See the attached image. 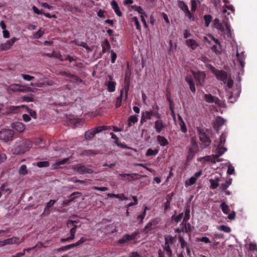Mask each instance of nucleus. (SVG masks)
<instances>
[{"instance_id":"obj_34","label":"nucleus","mask_w":257,"mask_h":257,"mask_svg":"<svg viewBox=\"0 0 257 257\" xmlns=\"http://www.w3.org/2000/svg\"><path fill=\"white\" fill-rule=\"evenodd\" d=\"M70 235L66 238H62L60 239V241L62 242L66 241H70L73 240L75 237V231L74 229H70Z\"/></svg>"},{"instance_id":"obj_27","label":"nucleus","mask_w":257,"mask_h":257,"mask_svg":"<svg viewBox=\"0 0 257 257\" xmlns=\"http://www.w3.org/2000/svg\"><path fill=\"white\" fill-rule=\"evenodd\" d=\"M170 244L167 243L166 241L165 242V243L162 245L163 251H165L166 252V254L168 257H171L172 256V250L171 249Z\"/></svg>"},{"instance_id":"obj_60","label":"nucleus","mask_w":257,"mask_h":257,"mask_svg":"<svg viewBox=\"0 0 257 257\" xmlns=\"http://www.w3.org/2000/svg\"><path fill=\"white\" fill-rule=\"evenodd\" d=\"M110 53H111V62L112 63H114L116 61V59L117 58V55L113 50H111L110 51Z\"/></svg>"},{"instance_id":"obj_59","label":"nucleus","mask_w":257,"mask_h":257,"mask_svg":"<svg viewBox=\"0 0 257 257\" xmlns=\"http://www.w3.org/2000/svg\"><path fill=\"white\" fill-rule=\"evenodd\" d=\"M49 165V162H37V166L39 167H45Z\"/></svg>"},{"instance_id":"obj_3","label":"nucleus","mask_w":257,"mask_h":257,"mask_svg":"<svg viewBox=\"0 0 257 257\" xmlns=\"http://www.w3.org/2000/svg\"><path fill=\"white\" fill-rule=\"evenodd\" d=\"M32 142L29 139H23L17 145L16 152L18 154H23L32 147Z\"/></svg>"},{"instance_id":"obj_40","label":"nucleus","mask_w":257,"mask_h":257,"mask_svg":"<svg viewBox=\"0 0 257 257\" xmlns=\"http://www.w3.org/2000/svg\"><path fill=\"white\" fill-rule=\"evenodd\" d=\"M154 222V220L152 219L150 222H149L145 226L144 228V231L146 233H148V232L152 230V226L153 225Z\"/></svg>"},{"instance_id":"obj_43","label":"nucleus","mask_w":257,"mask_h":257,"mask_svg":"<svg viewBox=\"0 0 257 257\" xmlns=\"http://www.w3.org/2000/svg\"><path fill=\"white\" fill-rule=\"evenodd\" d=\"M122 91H120V94L119 96H118L116 99L115 104L116 108H118L121 106L122 103Z\"/></svg>"},{"instance_id":"obj_58","label":"nucleus","mask_w":257,"mask_h":257,"mask_svg":"<svg viewBox=\"0 0 257 257\" xmlns=\"http://www.w3.org/2000/svg\"><path fill=\"white\" fill-rule=\"evenodd\" d=\"M196 240L197 241H201V242H204L206 243H210V241L209 239V238L207 237H202V238H196Z\"/></svg>"},{"instance_id":"obj_23","label":"nucleus","mask_w":257,"mask_h":257,"mask_svg":"<svg viewBox=\"0 0 257 257\" xmlns=\"http://www.w3.org/2000/svg\"><path fill=\"white\" fill-rule=\"evenodd\" d=\"M111 6L112 9L114 10L115 13L118 17H121L122 16V13L119 10V7L116 2L115 1H113L111 2Z\"/></svg>"},{"instance_id":"obj_22","label":"nucleus","mask_w":257,"mask_h":257,"mask_svg":"<svg viewBox=\"0 0 257 257\" xmlns=\"http://www.w3.org/2000/svg\"><path fill=\"white\" fill-rule=\"evenodd\" d=\"M178 123L180 126L181 131L183 133H186L187 132V129L184 121L183 120L181 116L179 114H178Z\"/></svg>"},{"instance_id":"obj_54","label":"nucleus","mask_w":257,"mask_h":257,"mask_svg":"<svg viewBox=\"0 0 257 257\" xmlns=\"http://www.w3.org/2000/svg\"><path fill=\"white\" fill-rule=\"evenodd\" d=\"M196 180L193 176L191 177L188 180L185 182L186 185L191 186L195 183Z\"/></svg>"},{"instance_id":"obj_36","label":"nucleus","mask_w":257,"mask_h":257,"mask_svg":"<svg viewBox=\"0 0 257 257\" xmlns=\"http://www.w3.org/2000/svg\"><path fill=\"white\" fill-rule=\"evenodd\" d=\"M22 85L19 84H12L9 87V89L13 92H18Z\"/></svg>"},{"instance_id":"obj_42","label":"nucleus","mask_w":257,"mask_h":257,"mask_svg":"<svg viewBox=\"0 0 257 257\" xmlns=\"http://www.w3.org/2000/svg\"><path fill=\"white\" fill-rule=\"evenodd\" d=\"M185 215L183 218V222H187L190 219V208L189 206H187L185 208Z\"/></svg>"},{"instance_id":"obj_19","label":"nucleus","mask_w":257,"mask_h":257,"mask_svg":"<svg viewBox=\"0 0 257 257\" xmlns=\"http://www.w3.org/2000/svg\"><path fill=\"white\" fill-rule=\"evenodd\" d=\"M11 126L13 128L20 133H23L25 130V125L22 122H15L12 124Z\"/></svg>"},{"instance_id":"obj_10","label":"nucleus","mask_w":257,"mask_h":257,"mask_svg":"<svg viewBox=\"0 0 257 257\" xmlns=\"http://www.w3.org/2000/svg\"><path fill=\"white\" fill-rule=\"evenodd\" d=\"M17 40V38L13 37L7 41L6 43L1 44L0 45V52L10 49Z\"/></svg>"},{"instance_id":"obj_5","label":"nucleus","mask_w":257,"mask_h":257,"mask_svg":"<svg viewBox=\"0 0 257 257\" xmlns=\"http://www.w3.org/2000/svg\"><path fill=\"white\" fill-rule=\"evenodd\" d=\"M119 178L123 181H127L129 182L136 181L140 179L142 175L136 174V173H123V174H119Z\"/></svg>"},{"instance_id":"obj_15","label":"nucleus","mask_w":257,"mask_h":257,"mask_svg":"<svg viewBox=\"0 0 257 257\" xmlns=\"http://www.w3.org/2000/svg\"><path fill=\"white\" fill-rule=\"evenodd\" d=\"M109 81L105 83L107 86V90L110 92H113L115 90L116 83L113 81V77L111 75L108 76Z\"/></svg>"},{"instance_id":"obj_28","label":"nucleus","mask_w":257,"mask_h":257,"mask_svg":"<svg viewBox=\"0 0 257 257\" xmlns=\"http://www.w3.org/2000/svg\"><path fill=\"white\" fill-rule=\"evenodd\" d=\"M219 181L220 178L218 177H215L214 179H210L209 182L210 183V188L212 189L217 188L219 186Z\"/></svg>"},{"instance_id":"obj_33","label":"nucleus","mask_w":257,"mask_h":257,"mask_svg":"<svg viewBox=\"0 0 257 257\" xmlns=\"http://www.w3.org/2000/svg\"><path fill=\"white\" fill-rule=\"evenodd\" d=\"M138 121V118L137 115H131L127 119V125L128 127L132 126L133 124L137 123Z\"/></svg>"},{"instance_id":"obj_7","label":"nucleus","mask_w":257,"mask_h":257,"mask_svg":"<svg viewBox=\"0 0 257 257\" xmlns=\"http://www.w3.org/2000/svg\"><path fill=\"white\" fill-rule=\"evenodd\" d=\"M212 72L218 80L222 81L224 84L226 83L227 78V73L225 71L217 70L213 67Z\"/></svg>"},{"instance_id":"obj_56","label":"nucleus","mask_w":257,"mask_h":257,"mask_svg":"<svg viewBox=\"0 0 257 257\" xmlns=\"http://www.w3.org/2000/svg\"><path fill=\"white\" fill-rule=\"evenodd\" d=\"M183 213H181L180 214H179L178 215L175 216V215H173L172 216V218L173 219H174L175 222H176L177 223L179 222L181 219L183 217Z\"/></svg>"},{"instance_id":"obj_47","label":"nucleus","mask_w":257,"mask_h":257,"mask_svg":"<svg viewBox=\"0 0 257 257\" xmlns=\"http://www.w3.org/2000/svg\"><path fill=\"white\" fill-rule=\"evenodd\" d=\"M178 240L179 242L180 243L181 247L182 248H184L185 247H187V243L185 241L183 237L181 235H178Z\"/></svg>"},{"instance_id":"obj_16","label":"nucleus","mask_w":257,"mask_h":257,"mask_svg":"<svg viewBox=\"0 0 257 257\" xmlns=\"http://www.w3.org/2000/svg\"><path fill=\"white\" fill-rule=\"evenodd\" d=\"M60 74L62 76H66V77L72 78V81L73 82L78 83V82H81L82 81V79L81 78H80L78 76H77L75 75H74V74H72L68 72L62 71V72H60Z\"/></svg>"},{"instance_id":"obj_38","label":"nucleus","mask_w":257,"mask_h":257,"mask_svg":"<svg viewBox=\"0 0 257 257\" xmlns=\"http://www.w3.org/2000/svg\"><path fill=\"white\" fill-rule=\"evenodd\" d=\"M225 122L224 119L220 116L217 117L215 119V125L217 127V131H218L219 128L223 125Z\"/></svg>"},{"instance_id":"obj_24","label":"nucleus","mask_w":257,"mask_h":257,"mask_svg":"<svg viewBox=\"0 0 257 257\" xmlns=\"http://www.w3.org/2000/svg\"><path fill=\"white\" fill-rule=\"evenodd\" d=\"M186 44L188 46L191 47L192 50H195L199 46V44L194 39H189L186 41Z\"/></svg>"},{"instance_id":"obj_30","label":"nucleus","mask_w":257,"mask_h":257,"mask_svg":"<svg viewBox=\"0 0 257 257\" xmlns=\"http://www.w3.org/2000/svg\"><path fill=\"white\" fill-rule=\"evenodd\" d=\"M157 140L161 146H166L169 144L168 140L164 136L159 135L157 137Z\"/></svg>"},{"instance_id":"obj_37","label":"nucleus","mask_w":257,"mask_h":257,"mask_svg":"<svg viewBox=\"0 0 257 257\" xmlns=\"http://www.w3.org/2000/svg\"><path fill=\"white\" fill-rule=\"evenodd\" d=\"M214 24L215 27L219 30L221 32H224L225 30L222 25L220 23L219 20L217 18H215L214 20Z\"/></svg>"},{"instance_id":"obj_52","label":"nucleus","mask_w":257,"mask_h":257,"mask_svg":"<svg viewBox=\"0 0 257 257\" xmlns=\"http://www.w3.org/2000/svg\"><path fill=\"white\" fill-rule=\"evenodd\" d=\"M178 6L184 13L188 9L187 5L183 1L179 2Z\"/></svg>"},{"instance_id":"obj_57","label":"nucleus","mask_w":257,"mask_h":257,"mask_svg":"<svg viewBox=\"0 0 257 257\" xmlns=\"http://www.w3.org/2000/svg\"><path fill=\"white\" fill-rule=\"evenodd\" d=\"M22 100L23 101L32 102L33 101V97L32 95L30 96L25 95L22 97Z\"/></svg>"},{"instance_id":"obj_49","label":"nucleus","mask_w":257,"mask_h":257,"mask_svg":"<svg viewBox=\"0 0 257 257\" xmlns=\"http://www.w3.org/2000/svg\"><path fill=\"white\" fill-rule=\"evenodd\" d=\"M132 8L135 11L137 12L140 15H144V11L141 7L137 5H133L132 6Z\"/></svg>"},{"instance_id":"obj_48","label":"nucleus","mask_w":257,"mask_h":257,"mask_svg":"<svg viewBox=\"0 0 257 257\" xmlns=\"http://www.w3.org/2000/svg\"><path fill=\"white\" fill-rule=\"evenodd\" d=\"M158 153V150L157 149H152L151 148L149 149L146 154L147 156H155Z\"/></svg>"},{"instance_id":"obj_21","label":"nucleus","mask_w":257,"mask_h":257,"mask_svg":"<svg viewBox=\"0 0 257 257\" xmlns=\"http://www.w3.org/2000/svg\"><path fill=\"white\" fill-rule=\"evenodd\" d=\"M102 53H105L110 51V45L107 39H105L101 43Z\"/></svg>"},{"instance_id":"obj_11","label":"nucleus","mask_w":257,"mask_h":257,"mask_svg":"<svg viewBox=\"0 0 257 257\" xmlns=\"http://www.w3.org/2000/svg\"><path fill=\"white\" fill-rule=\"evenodd\" d=\"M74 171L80 174H84L86 173L90 174L93 172L92 169L88 168L83 165L78 164L73 167Z\"/></svg>"},{"instance_id":"obj_1","label":"nucleus","mask_w":257,"mask_h":257,"mask_svg":"<svg viewBox=\"0 0 257 257\" xmlns=\"http://www.w3.org/2000/svg\"><path fill=\"white\" fill-rule=\"evenodd\" d=\"M225 141L226 135L225 133H222L220 136L219 140L215 142L214 146L216 148L214 154L211 156L201 157L200 159H198L197 161H223L222 159H217V158L222 155L227 150L224 146Z\"/></svg>"},{"instance_id":"obj_13","label":"nucleus","mask_w":257,"mask_h":257,"mask_svg":"<svg viewBox=\"0 0 257 257\" xmlns=\"http://www.w3.org/2000/svg\"><path fill=\"white\" fill-rule=\"evenodd\" d=\"M130 78L125 74L124 80V85L121 91H122V94L123 92L125 93V99H126L128 97V93L130 89Z\"/></svg>"},{"instance_id":"obj_35","label":"nucleus","mask_w":257,"mask_h":257,"mask_svg":"<svg viewBox=\"0 0 257 257\" xmlns=\"http://www.w3.org/2000/svg\"><path fill=\"white\" fill-rule=\"evenodd\" d=\"M72 43L75 44L76 45L78 46H81L84 48H85L86 50H90L89 47L87 45V44L84 42L80 41L77 40H74L72 41Z\"/></svg>"},{"instance_id":"obj_51","label":"nucleus","mask_w":257,"mask_h":257,"mask_svg":"<svg viewBox=\"0 0 257 257\" xmlns=\"http://www.w3.org/2000/svg\"><path fill=\"white\" fill-rule=\"evenodd\" d=\"M165 242L166 241L167 243L169 244H172L174 243V237L170 235H167L165 236Z\"/></svg>"},{"instance_id":"obj_44","label":"nucleus","mask_w":257,"mask_h":257,"mask_svg":"<svg viewBox=\"0 0 257 257\" xmlns=\"http://www.w3.org/2000/svg\"><path fill=\"white\" fill-rule=\"evenodd\" d=\"M75 223H76V221H75L68 220L67 223L68 227H71L70 229H72L73 228L74 229L75 233H76V228L77 227V225L75 224Z\"/></svg>"},{"instance_id":"obj_53","label":"nucleus","mask_w":257,"mask_h":257,"mask_svg":"<svg viewBox=\"0 0 257 257\" xmlns=\"http://www.w3.org/2000/svg\"><path fill=\"white\" fill-rule=\"evenodd\" d=\"M19 172L20 174L25 175L28 173L27 166L25 165H23L20 168Z\"/></svg>"},{"instance_id":"obj_45","label":"nucleus","mask_w":257,"mask_h":257,"mask_svg":"<svg viewBox=\"0 0 257 257\" xmlns=\"http://www.w3.org/2000/svg\"><path fill=\"white\" fill-rule=\"evenodd\" d=\"M217 228L218 230L222 231L226 233H229L231 231V228L229 227L224 225L217 226Z\"/></svg>"},{"instance_id":"obj_18","label":"nucleus","mask_w":257,"mask_h":257,"mask_svg":"<svg viewBox=\"0 0 257 257\" xmlns=\"http://www.w3.org/2000/svg\"><path fill=\"white\" fill-rule=\"evenodd\" d=\"M32 10L33 12L37 14V15H43L47 18H56V16L55 15H51L49 13H46L43 12V10H39L36 6H33L32 7Z\"/></svg>"},{"instance_id":"obj_55","label":"nucleus","mask_w":257,"mask_h":257,"mask_svg":"<svg viewBox=\"0 0 257 257\" xmlns=\"http://www.w3.org/2000/svg\"><path fill=\"white\" fill-rule=\"evenodd\" d=\"M111 139L114 140V143L119 146H121L123 148H125L126 147V145H120L119 144V140L117 137L115 135H113L112 137H111Z\"/></svg>"},{"instance_id":"obj_31","label":"nucleus","mask_w":257,"mask_h":257,"mask_svg":"<svg viewBox=\"0 0 257 257\" xmlns=\"http://www.w3.org/2000/svg\"><path fill=\"white\" fill-rule=\"evenodd\" d=\"M185 222H182L181 224L182 225V232H186L187 233H190L191 231V225L190 223H184Z\"/></svg>"},{"instance_id":"obj_2","label":"nucleus","mask_w":257,"mask_h":257,"mask_svg":"<svg viewBox=\"0 0 257 257\" xmlns=\"http://www.w3.org/2000/svg\"><path fill=\"white\" fill-rule=\"evenodd\" d=\"M110 129V126L107 125H101L93 127L85 132V138L86 140H90L95 136L96 134H98L103 131L108 130Z\"/></svg>"},{"instance_id":"obj_9","label":"nucleus","mask_w":257,"mask_h":257,"mask_svg":"<svg viewBox=\"0 0 257 257\" xmlns=\"http://www.w3.org/2000/svg\"><path fill=\"white\" fill-rule=\"evenodd\" d=\"M192 74L198 84L203 85L206 77V74L203 71H192Z\"/></svg>"},{"instance_id":"obj_25","label":"nucleus","mask_w":257,"mask_h":257,"mask_svg":"<svg viewBox=\"0 0 257 257\" xmlns=\"http://www.w3.org/2000/svg\"><path fill=\"white\" fill-rule=\"evenodd\" d=\"M82 156H91L98 154V151L93 150H84L79 152Z\"/></svg>"},{"instance_id":"obj_26","label":"nucleus","mask_w":257,"mask_h":257,"mask_svg":"<svg viewBox=\"0 0 257 257\" xmlns=\"http://www.w3.org/2000/svg\"><path fill=\"white\" fill-rule=\"evenodd\" d=\"M43 56H47L49 58H55L60 60L63 61V59L62 58V55L60 53H56L55 52H53L52 53H44L42 54Z\"/></svg>"},{"instance_id":"obj_12","label":"nucleus","mask_w":257,"mask_h":257,"mask_svg":"<svg viewBox=\"0 0 257 257\" xmlns=\"http://www.w3.org/2000/svg\"><path fill=\"white\" fill-rule=\"evenodd\" d=\"M204 98L207 103H214L216 105H220V100L217 97L212 95L211 94H205Z\"/></svg>"},{"instance_id":"obj_50","label":"nucleus","mask_w":257,"mask_h":257,"mask_svg":"<svg viewBox=\"0 0 257 257\" xmlns=\"http://www.w3.org/2000/svg\"><path fill=\"white\" fill-rule=\"evenodd\" d=\"M212 17L210 15H206L204 16V20L205 22V26L206 27H208L209 24L210 23L212 20Z\"/></svg>"},{"instance_id":"obj_6","label":"nucleus","mask_w":257,"mask_h":257,"mask_svg":"<svg viewBox=\"0 0 257 257\" xmlns=\"http://www.w3.org/2000/svg\"><path fill=\"white\" fill-rule=\"evenodd\" d=\"M191 143V146L189 148L186 161H190L193 159L194 156L197 154L199 150L198 146L196 142L192 140Z\"/></svg>"},{"instance_id":"obj_46","label":"nucleus","mask_w":257,"mask_h":257,"mask_svg":"<svg viewBox=\"0 0 257 257\" xmlns=\"http://www.w3.org/2000/svg\"><path fill=\"white\" fill-rule=\"evenodd\" d=\"M132 21L134 22L137 30H138L139 31H141V27L140 24V23H139L138 18L137 17H133L132 18Z\"/></svg>"},{"instance_id":"obj_8","label":"nucleus","mask_w":257,"mask_h":257,"mask_svg":"<svg viewBox=\"0 0 257 257\" xmlns=\"http://www.w3.org/2000/svg\"><path fill=\"white\" fill-rule=\"evenodd\" d=\"M199 140L201 142V145L204 147H208L211 143V140L205 132L200 131L199 133Z\"/></svg>"},{"instance_id":"obj_41","label":"nucleus","mask_w":257,"mask_h":257,"mask_svg":"<svg viewBox=\"0 0 257 257\" xmlns=\"http://www.w3.org/2000/svg\"><path fill=\"white\" fill-rule=\"evenodd\" d=\"M220 206L222 212L224 214H228L229 213V212L230 211L229 207L227 204H225V202L221 203Z\"/></svg>"},{"instance_id":"obj_29","label":"nucleus","mask_w":257,"mask_h":257,"mask_svg":"<svg viewBox=\"0 0 257 257\" xmlns=\"http://www.w3.org/2000/svg\"><path fill=\"white\" fill-rule=\"evenodd\" d=\"M236 55L237 58V61L239 62L241 67L243 68L245 64L244 60L245 58L244 52H242L241 55H240L238 51H237Z\"/></svg>"},{"instance_id":"obj_61","label":"nucleus","mask_w":257,"mask_h":257,"mask_svg":"<svg viewBox=\"0 0 257 257\" xmlns=\"http://www.w3.org/2000/svg\"><path fill=\"white\" fill-rule=\"evenodd\" d=\"M22 76L25 80L31 81L34 79V77L28 74H22Z\"/></svg>"},{"instance_id":"obj_39","label":"nucleus","mask_w":257,"mask_h":257,"mask_svg":"<svg viewBox=\"0 0 257 257\" xmlns=\"http://www.w3.org/2000/svg\"><path fill=\"white\" fill-rule=\"evenodd\" d=\"M131 238L130 237V234H125L121 238L119 239L118 240V243L119 244H123L127 241H131Z\"/></svg>"},{"instance_id":"obj_32","label":"nucleus","mask_w":257,"mask_h":257,"mask_svg":"<svg viewBox=\"0 0 257 257\" xmlns=\"http://www.w3.org/2000/svg\"><path fill=\"white\" fill-rule=\"evenodd\" d=\"M80 194L79 192H74L73 193H72L70 196V199H68V200H64L63 202V203H62V205L64 206H66L67 205H68L70 202L73 201L74 200V199L76 198V196H75V195L76 194Z\"/></svg>"},{"instance_id":"obj_17","label":"nucleus","mask_w":257,"mask_h":257,"mask_svg":"<svg viewBox=\"0 0 257 257\" xmlns=\"http://www.w3.org/2000/svg\"><path fill=\"white\" fill-rule=\"evenodd\" d=\"M166 126V124L161 119H158L155 122L154 128L157 133H161Z\"/></svg>"},{"instance_id":"obj_63","label":"nucleus","mask_w":257,"mask_h":257,"mask_svg":"<svg viewBox=\"0 0 257 257\" xmlns=\"http://www.w3.org/2000/svg\"><path fill=\"white\" fill-rule=\"evenodd\" d=\"M140 234V232L138 230H136L134 232L132 233V234L130 235V237L131 240H135L136 239L137 236Z\"/></svg>"},{"instance_id":"obj_62","label":"nucleus","mask_w":257,"mask_h":257,"mask_svg":"<svg viewBox=\"0 0 257 257\" xmlns=\"http://www.w3.org/2000/svg\"><path fill=\"white\" fill-rule=\"evenodd\" d=\"M28 112L30 114V116H32L33 118L35 119L37 118V113L35 110L32 109L28 108Z\"/></svg>"},{"instance_id":"obj_20","label":"nucleus","mask_w":257,"mask_h":257,"mask_svg":"<svg viewBox=\"0 0 257 257\" xmlns=\"http://www.w3.org/2000/svg\"><path fill=\"white\" fill-rule=\"evenodd\" d=\"M19 238L17 237H12V238L5 239L0 241V245L3 246L7 244H12L13 243H17L19 241Z\"/></svg>"},{"instance_id":"obj_64","label":"nucleus","mask_w":257,"mask_h":257,"mask_svg":"<svg viewBox=\"0 0 257 257\" xmlns=\"http://www.w3.org/2000/svg\"><path fill=\"white\" fill-rule=\"evenodd\" d=\"M234 172V167L231 165L229 164L228 166V169L227 171V174L229 175L233 174Z\"/></svg>"},{"instance_id":"obj_14","label":"nucleus","mask_w":257,"mask_h":257,"mask_svg":"<svg viewBox=\"0 0 257 257\" xmlns=\"http://www.w3.org/2000/svg\"><path fill=\"white\" fill-rule=\"evenodd\" d=\"M154 115V111H146L142 112L140 123L143 124L147 119H151L152 117Z\"/></svg>"},{"instance_id":"obj_4","label":"nucleus","mask_w":257,"mask_h":257,"mask_svg":"<svg viewBox=\"0 0 257 257\" xmlns=\"http://www.w3.org/2000/svg\"><path fill=\"white\" fill-rule=\"evenodd\" d=\"M14 135V132L12 130L3 129L0 131V140L5 142L12 141Z\"/></svg>"}]
</instances>
